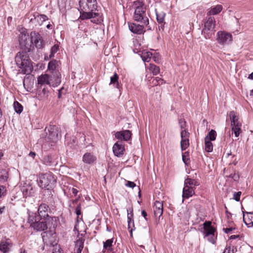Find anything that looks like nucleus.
I'll list each match as a JSON object with an SVG mask.
<instances>
[{
	"label": "nucleus",
	"mask_w": 253,
	"mask_h": 253,
	"mask_svg": "<svg viewBox=\"0 0 253 253\" xmlns=\"http://www.w3.org/2000/svg\"><path fill=\"white\" fill-rule=\"evenodd\" d=\"M133 19L135 21L140 22L141 24L147 26L149 24V19L146 16L145 8L135 9Z\"/></svg>",
	"instance_id": "nucleus-8"
},
{
	"label": "nucleus",
	"mask_w": 253,
	"mask_h": 253,
	"mask_svg": "<svg viewBox=\"0 0 253 253\" xmlns=\"http://www.w3.org/2000/svg\"><path fill=\"white\" fill-rule=\"evenodd\" d=\"M249 79L253 80V72L249 75Z\"/></svg>",
	"instance_id": "nucleus-62"
},
{
	"label": "nucleus",
	"mask_w": 253,
	"mask_h": 253,
	"mask_svg": "<svg viewBox=\"0 0 253 253\" xmlns=\"http://www.w3.org/2000/svg\"><path fill=\"white\" fill-rule=\"evenodd\" d=\"M20 253H27L26 251L25 250H20Z\"/></svg>",
	"instance_id": "nucleus-64"
},
{
	"label": "nucleus",
	"mask_w": 253,
	"mask_h": 253,
	"mask_svg": "<svg viewBox=\"0 0 253 253\" xmlns=\"http://www.w3.org/2000/svg\"><path fill=\"white\" fill-rule=\"evenodd\" d=\"M133 6L135 9L140 8V9L145 8L144 4L142 0H135L133 2Z\"/></svg>",
	"instance_id": "nucleus-28"
},
{
	"label": "nucleus",
	"mask_w": 253,
	"mask_h": 253,
	"mask_svg": "<svg viewBox=\"0 0 253 253\" xmlns=\"http://www.w3.org/2000/svg\"><path fill=\"white\" fill-rule=\"evenodd\" d=\"M52 253H61L59 246H56L54 247Z\"/></svg>",
	"instance_id": "nucleus-50"
},
{
	"label": "nucleus",
	"mask_w": 253,
	"mask_h": 253,
	"mask_svg": "<svg viewBox=\"0 0 253 253\" xmlns=\"http://www.w3.org/2000/svg\"><path fill=\"white\" fill-rule=\"evenodd\" d=\"M14 108L15 112L17 113L20 114L23 111V106L20 103L17 101L14 102Z\"/></svg>",
	"instance_id": "nucleus-37"
},
{
	"label": "nucleus",
	"mask_w": 253,
	"mask_h": 253,
	"mask_svg": "<svg viewBox=\"0 0 253 253\" xmlns=\"http://www.w3.org/2000/svg\"><path fill=\"white\" fill-rule=\"evenodd\" d=\"M215 20L214 17H209L205 22L202 34L206 39H210L214 34Z\"/></svg>",
	"instance_id": "nucleus-5"
},
{
	"label": "nucleus",
	"mask_w": 253,
	"mask_h": 253,
	"mask_svg": "<svg viewBox=\"0 0 253 253\" xmlns=\"http://www.w3.org/2000/svg\"><path fill=\"white\" fill-rule=\"evenodd\" d=\"M152 55L153 54L151 52H146L143 53L142 55H141V58L144 62H148L152 57Z\"/></svg>",
	"instance_id": "nucleus-34"
},
{
	"label": "nucleus",
	"mask_w": 253,
	"mask_h": 253,
	"mask_svg": "<svg viewBox=\"0 0 253 253\" xmlns=\"http://www.w3.org/2000/svg\"><path fill=\"white\" fill-rule=\"evenodd\" d=\"M52 77L50 75L45 74L42 75L38 78V83L39 84H48L53 87L57 86L60 84V81L58 78H56V80L51 82L52 80Z\"/></svg>",
	"instance_id": "nucleus-7"
},
{
	"label": "nucleus",
	"mask_w": 253,
	"mask_h": 253,
	"mask_svg": "<svg viewBox=\"0 0 253 253\" xmlns=\"http://www.w3.org/2000/svg\"><path fill=\"white\" fill-rule=\"evenodd\" d=\"M204 233L206 236L213 235L215 232V229L211 226V221H206L203 223Z\"/></svg>",
	"instance_id": "nucleus-16"
},
{
	"label": "nucleus",
	"mask_w": 253,
	"mask_h": 253,
	"mask_svg": "<svg viewBox=\"0 0 253 253\" xmlns=\"http://www.w3.org/2000/svg\"><path fill=\"white\" fill-rule=\"evenodd\" d=\"M3 153L1 151H0V160L2 159V158L3 157Z\"/></svg>",
	"instance_id": "nucleus-63"
},
{
	"label": "nucleus",
	"mask_w": 253,
	"mask_h": 253,
	"mask_svg": "<svg viewBox=\"0 0 253 253\" xmlns=\"http://www.w3.org/2000/svg\"><path fill=\"white\" fill-rule=\"evenodd\" d=\"M80 18L82 20L91 19L93 23L98 24L102 21L100 14L97 10L96 0H80L79 1Z\"/></svg>",
	"instance_id": "nucleus-2"
},
{
	"label": "nucleus",
	"mask_w": 253,
	"mask_h": 253,
	"mask_svg": "<svg viewBox=\"0 0 253 253\" xmlns=\"http://www.w3.org/2000/svg\"><path fill=\"white\" fill-rule=\"evenodd\" d=\"M69 0H58V4L60 10L65 11L67 8H69Z\"/></svg>",
	"instance_id": "nucleus-23"
},
{
	"label": "nucleus",
	"mask_w": 253,
	"mask_h": 253,
	"mask_svg": "<svg viewBox=\"0 0 253 253\" xmlns=\"http://www.w3.org/2000/svg\"><path fill=\"white\" fill-rule=\"evenodd\" d=\"M124 151L125 148L121 141L117 142L113 147V153L117 157L122 156L124 154Z\"/></svg>",
	"instance_id": "nucleus-12"
},
{
	"label": "nucleus",
	"mask_w": 253,
	"mask_h": 253,
	"mask_svg": "<svg viewBox=\"0 0 253 253\" xmlns=\"http://www.w3.org/2000/svg\"><path fill=\"white\" fill-rule=\"evenodd\" d=\"M205 150L208 152H211L213 150L212 143L211 141H208V138H205Z\"/></svg>",
	"instance_id": "nucleus-30"
},
{
	"label": "nucleus",
	"mask_w": 253,
	"mask_h": 253,
	"mask_svg": "<svg viewBox=\"0 0 253 253\" xmlns=\"http://www.w3.org/2000/svg\"><path fill=\"white\" fill-rule=\"evenodd\" d=\"M194 189L188 187L187 185H184L182 191V198L183 199H188L194 195Z\"/></svg>",
	"instance_id": "nucleus-19"
},
{
	"label": "nucleus",
	"mask_w": 253,
	"mask_h": 253,
	"mask_svg": "<svg viewBox=\"0 0 253 253\" xmlns=\"http://www.w3.org/2000/svg\"><path fill=\"white\" fill-rule=\"evenodd\" d=\"M63 89V88H61V89H60L59 90H58V97L59 98H61V95H62V90Z\"/></svg>",
	"instance_id": "nucleus-57"
},
{
	"label": "nucleus",
	"mask_w": 253,
	"mask_h": 253,
	"mask_svg": "<svg viewBox=\"0 0 253 253\" xmlns=\"http://www.w3.org/2000/svg\"><path fill=\"white\" fill-rule=\"evenodd\" d=\"M50 76L52 77V80H51V82L54 81L56 80V78H58L60 81V83H61V74L59 71H55L54 73L52 74V75H50Z\"/></svg>",
	"instance_id": "nucleus-43"
},
{
	"label": "nucleus",
	"mask_w": 253,
	"mask_h": 253,
	"mask_svg": "<svg viewBox=\"0 0 253 253\" xmlns=\"http://www.w3.org/2000/svg\"><path fill=\"white\" fill-rule=\"evenodd\" d=\"M75 212L78 216L81 214V206L80 204H79L76 207Z\"/></svg>",
	"instance_id": "nucleus-49"
},
{
	"label": "nucleus",
	"mask_w": 253,
	"mask_h": 253,
	"mask_svg": "<svg viewBox=\"0 0 253 253\" xmlns=\"http://www.w3.org/2000/svg\"><path fill=\"white\" fill-rule=\"evenodd\" d=\"M6 189L5 187L0 185V198L4 197L6 194Z\"/></svg>",
	"instance_id": "nucleus-44"
},
{
	"label": "nucleus",
	"mask_w": 253,
	"mask_h": 253,
	"mask_svg": "<svg viewBox=\"0 0 253 253\" xmlns=\"http://www.w3.org/2000/svg\"><path fill=\"white\" fill-rule=\"evenodd\" d=\"M43 162L44 164L47 166H51L53 164V161L51 156H45L43 159Z\"/></svg>",
	"instance_id": "nucleus-35"
},
{
	"label": "nucleus",
	"mask_w": 253,
	"mask_h": 253,
	"mask_svg": "<svg viewBox=\"0 0 253 253\" xmlns=\"http://www.w3.org/2000/svg\"><path fill=\"white\" fill-rule=\"evenodd\" d=\"M243 221L245 224L248 227H253V212H247L245 214V212L243 211Z\"/></svg>",
	"instance_id": "nucleus-14"
},
{
	"label": "nucleus",
	"mask_w": 253,
	"mask_h": 253,
	"mask_svg": "<svg viewBox=\"0 0 253 253\" xmlns=\"http://www.w3.org/2000/svg\"><path fill=\"white\" fill-rule=\"evenodd\" d=\"M179 124L180 125V126L181 127V128L182 129V130H184L185 127V126H186V122L184 120H182V119H179Z\"/></svg>",
	"instance_id": "nucleus-48"
},
{
	"label": "nucleus",
	"mask_w": 253,
	"mask_h": 253,
	"mask_svg": "<svg viewBox=\"0 0 253 253\" xmlns=\"http://www.w3.org/2000/svg\"><path fill=\"white\" fill-rule=\"evenodd\" d=\"M148 69L154 75H157L160 73V68L156 65L150 64Z\"/></svg>",
	"instance_id": "nucleus-27"
},
{
	"label": "nucleus",
	"mask_w": 253,
	"mask_h": 253,
	"mask_svg": "<svg viewBox=\"0 0 253 253\" xmlns=\"http://www.w3.org/2000/svg\"><path fill=\"white\" fill-rule=\"evenodd\" d=\"M165 14L163 12L158 13L156 12V17L157 21L160 23H162L164 21Z\"/></svg>",
	"instance_id": "nucleus-38"
},
{
	"label": "nucleus",
	"mask_w": 253,
	"mask_h": 253,
	"mask_svg": "<svg viewBox=\"0 0 253 253\" xmlns=\"http://www.w3.org/2000/svg\"><path fill=\"white\" fill-rule=\"evenodd\" d=\"M37 181L39 186L42 189L46 188L48 190L51 188L52 186L56 183V179L52 173L47 172L40 174Z\"/></svg>",
	"instance_id": "nucleus-4"
},
{
	"label": "nucleus",
	"mask_w": 253,
	"mask_h": 253,
	"mask_svg": "<svg viewBox=\"0 0 253 253\" xmlns=\"http://www.w3.org/2000/svg\"><path fill=\"white\" fill-rule=\"evenodd\" d=\"M232 38V35L225 31H218L217 33L216 40L220 44L229 43L231 41Z\"/></svg>",
	"instance_id": "nucleus-9"
},
{
	"label": "nucleus",
	"mask_w": 253,
	"mask_h": 253,
	"mask_svg": "<svg viewBox=\"0 0 253 253\" xmlns=\"http://www.w3.org/2000/svg\"><path fill=\"white\" fill-rule=\"evenodd\" d=\"M182 161L186 165H187L190 161L189 152H185L182 154Z\"/></svg>",
	"instance_id": "nucleus-39"
},
{
	"label": "nucleus",
	"mask_w": 253,
	"mask_h": 253,
	"mask_svg": "<svg viewBox=\"0 0 253 253\" xmlns=\"http://www.w3.org/2000/svg\"><path fill=\"white\" fill-rule=\"evenodd\" d=\"M118 79L119 77L116 73H115L113 76L110 78V84H117V87L118 88Z\"/></svg>",
	"instance_id": "nucleus-41"
},
{
	"label": "nucleus",
	"mask_w": 253,
	"mask_h": 253,
	"mask_svg": "<svg viewBox=\"0 0 253 253\" xmlns=\"http://www.w3.org/2000/svg\"><path fill=\"white\" fill-rule=\"evenodd\" d=\"M28 36L26 29L22 28L19 36V42L23 51L18 52L15 57L16 65L21 69V72L24 74H30L33 69L32 62L27 53L34 49V45L38 49H42L45 45L42 36L38 32H31L30 42L28 40Z\"/></svg>",
	"instance_id": "nucleus-1"
},
{
	"label": "nucleus",
	"mask_w": 253,
	"mask_h": 253,
	"mask_svg": "<svg viewBox=\"0 0 253 253\" xmlns=\"http://www.w3.org/2000/svg\"><path fill=\"white\" fill-rule=\"evenodd\" d=\"M223 253H234L233 249H231L230 246L226 247Z\"/></svg>",
	"instance_id": "nucleus-52"
},
{
	"label": "nucleus",
	"mask_w": 253,
	"mask_h": 253,
	"mask_svg": "<svg viewBox=\"0 0 253 253\" xmlns=\"http://www.w3.org/2000/svg\"><path fill=\"white\" fill-rule=\"evenodd\" d=\"M153 59L154 61L155 62H158V60H159V59H158V58H157L155 55H154V56L153 57Z\"/></svg>",
	"instance_id": "nucleus-61"
},
{
	"label": "nucleus",
	"mask_w": 253,
	"mask_h": 253,
	"mask_svg": "<svg viewBox=\"0 0 253 253\" xmlns=\"http://www.w3.org/2000/svg\"><path fill=\"white\" fill-rule=\"evenodd\" d=\"M49 220L50 219L41 218L40 216H33V214L30 215L29 218V221L31 223V226L35 230L42 231L46 230L48 228H49V232L46 231L43 232L42 233L43 240L48 238V235L51 236L53 233H55L54 231L51 229V227L49 225Z\"/></svg>",
	"instance_id": "nucleus-3"
},
{
	"label": "nucleus",
	"mask_w": 253,
	"mask_h": 253,
	"mask_svg": "<svg viewBox=\"0 0 253 253\" xmlns=\"http://www.w3.org/2000/svg\"><path fill=\"white\" fill-rule=\"evenodd\" d=\"M44 131L46 133V137L48 140L56 142L58 139L59 129L58 127L55 125H50L45 127Z\"/></svg>",
	"instance_id": "nucleus-6"
},
{
	"label": "nucleus",
	"mask_w": 253,
	"mask_h": 253,
	"mask_svg": "<svg viewBox=\"0 0 253 253\" xmlns=\"http://www.w3.org/2000/svg\"><path fill=\"white\" fill-rule=\"evenodd\" d=\"M36 155V154L35 152H30L29 154V156L30 157H31L32 158L34 159V158L35 157Z\"/></svg>",
	"instance_id": "nucleus-55"
},
{
	"label": "nucleus",
	"mask_w": 253,
	"mask_h": 253,
	"mask_svg": "<svg viewBox=\"0 0 253 253\" xmlns=\"http://www.w3.org/2000/svg\"><path fill=\"white\" fill-rule=\"evenodd\" d=\"M239 237V235H231L230 237V239H237V238H238Z\"/></svg>",
	"instance_id": "nucleus-59"
},
{
	"label": "nucleus",
	"mask_w": 253,
	"mask_h": 253,
	"mask_svg": "<svg viewBox=\"0 0 253 253\" xmlns=\"http://www.w3.org/2000/svg\"><path fill=\"white\" fill-rule=\"evenodd\" d=\"M233 229H235V228L229 227L224 229V232L226 234L230 233Z\"/></svg>",
	"instance_id": "nucleus-54"
},
{
	"label": "nucleus",
	"mask_w": 253,
	"mask_h": 253,
	"mask_svg": "<svg viewBox=\"0 0 253 253\" xmlns=\"http://www.w3.org/2000/svg\"><path fill=\"white\" fill-rule=\"evenodd\" d=\"M184 185H187L188 187L195 189L196 186L199 185V183L195 179L187 178L184 181Z\"/></svg>",
	"instance_id": "nucleus-26"
},
{
	"label": "nucleus",
	"mask_w": 253,
	"mask_h": 253,
	"mask_svg": "<svg viewBox=\"0 0 253 253\" xmlns=\"http://www.w3.org/2000/svg\"><path fill=\"white\" fill-rule=\"evenodd\" d=\"M69 190L70 192L74 194L75 196L77 195V194L79 192V191L75 188H72L71 189H70Z\"/></svg>",
	"instance_id": "nucleus-53"
},
{
	"label": "nucleus",
	"mask_w": 253,
	"mask_h": 253,
	"mask_svg": "<svg viewBox=\"0 0 253 253\" xmlns=\"http://www.w3.org/2000/svg\"><path fill=\"white\" fill-rule=\"evenodd\" d=\"M144 25L137 24L131 23H128V27L130 31L135 34H141L144 32Z\"/></svg>",
	"instance_id": "nucleus-13"
},
{
	"label": "nucleus",
	"mask_w": 253,
	"mask_h": 253,
	"mask_svg": "<svg viewBox=\"0 0 253 253\" xmlns=\"http://www.w3.org/2000/svg\"><path fill=\"white\" fill-rule=\"evenodd\" d=\"M222 10V5L218 4L214 7H211V8L209 10L207 14L208 15H216L220 12Z\"/></svg>",
	"instance_id": "nucleus-24"
},
{
	"label": "nucleus",
	"mask_w": 253,
	"mask_h": 253,
	"mask_svg": "<svg viewBox=\"0 0 253 253\" xmlns=\"http://www.w3.org/2000/svg\"><path fill=\"white\" fill-rule=\"evenodd\" d=\"M230 119L231 120V126L240 125L241 124L238 121V117L236 115L234 111H231L229 114Z\"/></svg>",
	"instance_id": "nucleus-25"
},
{
	"label": "nucleus",
	"mask_w": 253,
	"mask_h": 253,
	"mask_svg": "<svg viewBox=\"0 0 253 253\" xmlns=\"http://www.w3.org/2000/svg\"><path fill=\"white\" fill-rule=\"evenodd\" d=\"M34 20H37L39 24H40V23H42L47 19L46 16L44 15H40L38 13H36V14L34 15Z\"/></svg>",
	"instance_id": "nucleus-32"
},
{
	"label": "nucleus",
	"mask_w": 253,
	"mask_h": 253,
	"mask_svg": "<svg viewBox=\"0 0 253 253\" xmlns=\"http://www.w3.org/2000/svg\"><path fill=\"white\" fill-rule=\"evenodd\" d=\"M49 207L46 204H42L38 209V214L36 213L33 214V216H40L41 218H45L50 219L48 215Z\"/></svg>",
	"instance_id": "nucleus-11"
},
{
	"label": "nucleus",
	"mask_w": 253,
	"mask_h": 253,
	"mask_svg": "<svg viewBox=\"0 0 253 253\" xmlns=\"http://www.w3.org/2000/svg\"><path fill=\"white\" fill-rule=\"evenodd\" d=\"M159 81H161V84H163V80L159 77L154 79L152 81V83L155 85L160 84V83H159Z\"/></svg>",
	"instance_id": "nucleus-45"
},
{
	"label": "nucleus",
	"mask_w": 253,
	"mask_h": 253,
	"mask_svg": "<svg viewBox=\"0 0 253 253\" xmlns=\"http://www.w3.org/2000/svg\"><path fill=\"white\" fill-rule=\"evenodd\" d=\"M241 195V192L239 191L238 192H235L233 195V199L236 201H239L240 199V196Z\"/></svg>",
	"instance_id": "nucleus-46"
},
{
	"label": "nucleus",
	"mask_w": 253,
	"mask_h": 253,
	"mask_svg": "<svg viewBox=\"0 0 253 253\" xmlns=\"http://www.w3.org/2000/svg\"><path fill=\"white\" fill-rule=\"evenodd\" d=\"M113 239H108L103 243V248L105 249H109L112 246Z\"/></svg>",
	"instance_id": "nucleus-42"
},
{
	"label": "nucleus",
	"mask_w": 253,
	"mask_h": 253,
	"mask_svg": "<svg viewBox=\"0 0 253 253\" xmlns=\"http://www.w3.org/2000/svg\"><path fill=\"white\" fill-rule=\"evenodd\" d=\"M126 185L130 188H133L136 186V184L133 182L127 181Z\"/></svg>",
	"instance_id": "nucleus-51"
},
{
	"label": "nucleus",
	"mask_w": 253,
	"mask_h": 253,
	"mask_svg": "<svg viewBox=\"0 0 253 253\" xmlns=\"http://www.w3.org/2000/svg\"><path fill=\"white\" fill-rule=\"evenodd\" d=\"M180 147L182 151L186 150L189 146V133L185 129L182 130L180 133Z\"/></svg>",
	"instance_id": "nucleus-10"
},
{
	"label": "nucleus",
	"mask_w": 253,
	"mask_h": 253,
	"mask_svg": "<svg viewBox=\"0 0 253 253\" xmlns=\"http://www.w3.org/2000/svg\"><path fill=\"white\" fill-rule=\"evenodd\" d=\"M59 50V45L58 44L54 45L51 48L50 54L49 55V58H51L54 56L55 53H56Z\"/></svg>",
	"instance_id": "nucleus-40"
},
{
	"label": "nucleus",
	"mask_w": 253,
	"mask_h": 253,
	"mask_svg": "<svg viewBox=\"0 0 253 253\" xmlns=\"http://www.w3.org/2000/svg\"><path fill=\"white\" fill-rule=\"evenodd\" d=\"M131 132L129 130L117 131L115 133V137L118 139H123L125 141L129 140L131 137Z\"/></svg>",
	"instance_id": "nucleus-15"
},
{
	"label": "nucleus",
	"mask_w": 253,
	"mask_h": 253,
	"mask_svg": "<svg viewBox=\"0 0 253 253\" xmlns=\"http://www.w3.org/2000/svg\"><path fill=\"white\" fill-rule=\"evenodd\" d=\"M216 136V132L213 130L211 129L205 137V138H208V141H213L215 140Z\"/></svg>",
	"instance_id": "nucleus-31"
},
{
	"label": "nucleus",
	"mask_w": 253,
	"mask_h": 253,
	"mask_svg": "<svg viewBox=\"0 0 253 253\" xmlns=\"http://www.w3.org/2000/svg\"><path fill=\"white\" fill-rule=\"evenodd\" d=\"M8 177V173L5 169H2L0 172V181L1 182L7 181Z\"/></svg>",
	"instance_id": "nucleus-33"
},
{
	"label": "nucleus",
	"mask_w": 253,
	"mask_h": 253,
	"mask_svg": "<svg viewBox=\"0 0 253 253\" xmlns=\"http://www.w3.org/2000/svg\"><path fill=\"white\" fill-rule=\"evenodd\" d=\"M133 216L132 213V209L127 210V223H128V229H130L129 232L130 233V236H132V230L133 229L131 227V223L132 222V226L134 227L133 220L132 219V217Z\"/></svg>",
	"instance_id": "nucleus-21"
},
{
	"label": "nucleus",
	"mask_w": 253,
	"mask_h": 253,
	"mask_svg": "<svg viewBox=\"0 0 253 253\" xmlns=\"http://www.w3.org/2000/svg\"><path fill=\"white\" fill-rule=\"evenodd\" d=\"M154 211L155 216L160 218L163 213V203L156 201L154 206Z\"/></svg>",
	"instance_id": "nucleus-17"
},
{
	"label": "nucleus",
	"mask_w": 253,
	"mask_h": 253,
	"mask_svg": "<svg viewBox=\"0 0 253 253\" xmlns=\"http://www.w3.org/2000/svg\"><path fill=\"white\" fill-rule=\"evenodd\" d=\"M48 69L50 71L52 74H53L55 71H57L56 69V61H50L48 64Z\"/></svg>",
	"instance_id": "nucleus-36"
},
{
	"label": "nucleus",
	"mask_w": 253,
	"mask_h": 253,
	"mask_svg": "<svg viewBox=\"0 0 253 253\" xmlns=\"http://www.w3.org/2000/svg\"><path fill=\"white\" fill-rule=\"evenodd\" d=\"M229 177L233 179L234 181H238L240 177L239 175L236 173L231 174Z\"/></svg>",
	"instance_id": "nucleus-47"
},
{
	"label": "nucleus",
	"mask_w": 253,
	"mask_h": 253,
	"mask_svg": "<svg viewBox=\"0 0 253 253\" xmlns=\"http://www.w3.org/2000/svg\"><path fill=\"white\" fill-rule=\"evenodd\" d=\"M78 239L75 241V247L74 248L75 253H82L84 248V239L83 237L78 236Z\"/></svg>",
	"instance_id": "nucleus-18"
},
{
	"label": "nucleus",
	"mask_w": 253,
	"mask_h": 253,
	"mask_svg": "<svg viewBox=\"0 0 253 253\" xmlns=\"http://www.w3.org/2000/svg\"><path fill=\"white\" fill-rule=\"evenodd\" d=\"M142 215L146 219V216L147 215V212L145 210H143L141 212Z\"/></svg>",
	"instance_id": "nucleus-56"
},
{
	"label": "nucleus",
	"mask_w": 253,
	"mask_h": 253,
	"mask_svg": "<svg viewBox=\"0 0 253 253\" xmlns=\"http://www.w3.org/2000/svg\"><path fill=\"white\" fill-rule=\"evenodd\" d=\"M5 208L4 206L0 207V214H1L2 213H3L4 211L5 210Z\"/></svg>",
	"instance_id": "nucleus-58"
},
{
	"label": "nucleus",
	"mask_w": 253,
	"mask_h": 253,
	"mask_svg": "<svg viewBox=\"0 0 253 253\" xmlns=\"http://www.w3.org/2000/svg\"><path fill=\"white\" fill-rule=\"evenodd\" d=\"M232 126V130L234 132L235 136L236 137H238L240 135V134L241 133V124L238 125L236 126Z\"/></svg>",
	"instance_id": "nucleus-29"
},
{
	"label": "nucleus",
	"mask_w": 253,
	"mask_h": 253,
	"mask_svg": "<svg viewBox=\"0 0 253 253\" xmlns=\"http://www.w3.org/2000/svg\"><path fill=\"white\" fill-rule=\"evenodd\" d=\"M96 160V158L90 153H85L83 157V162L87 164H92Z\"/></svg>",
	"instance_id": "nucleus-20"
},
{
	"label": "nucleus",
	"mask_w": 253,
	"mask_h": 253,
	"mask_svg": "<svg viewBox=\"0 0 253 253\" xmlns=\"http://www.w3.org/2000/svg\"><path fill=\"white\" fill-rule=\"evenodd\" d=\"M11 244L6 241H2L0 243V251L3 253H8L11 247Z\"/></svg>",
	"instance_id": "nucleus-22"
},
{
	"label": "nucleus",
	"mask_w": 253,
	"mask_h": 253,
	"mask_svg": "<svg viewBox=\"0 0 253 253\" xmlns=\"http://www.w3.org/2000/svg\"><path fill=\"white\" fill-rule=\"evenodd\" d=\"M80 198H81V196L79 195V197L77 199H76L75 200L73 201V203L75 204V203H77Z\"/></svg>",
	"instance_id": "nucleus-60"
}]
</instances>
